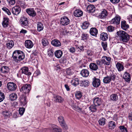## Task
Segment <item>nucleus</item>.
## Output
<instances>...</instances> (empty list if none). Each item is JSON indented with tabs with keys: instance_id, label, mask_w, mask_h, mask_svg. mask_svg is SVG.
Masks as SVG:
<instances>
[{
	"instance_id": "nucleus-49",
	"label": "nucleus",
	"mask_w": 132,
	"mask_h": 132,
	"mask_svg": "<svg viewBox=\"0 0 132 132\" xmlns=\"http://www.w3.org/2000/svg\"><path fill=\"white\" fill-rule=\"evenodd\" d=\"M101 45L104 51H106L107 50V43L106 42H102Z\"/></svg>"
},
{
	"instance_id": "nucleus-58",
	"label": "nucleus",
	"mask_w": 132,
	"mask_h": 132,
	"mask_svg": "<svg viewBox=\"0 0 132 132\" xmlns=\"http://www.w3.org/2000/svg\"><path fill=\"white\" fill-rule=\"evenodd\" d=\"M20 6L23 8H24L26 7V4H25L24 2H21L20 4Z\"/></svg>"
},
{
	"instance_id": "nucleus-8",
	"label": "nucleus",
	"mask_w": 132,
	"mask_h": 132,
	"mask_svg": "<svg viewBox=\"0 0 132 132\" xmlns=\"http://www.w3.org/2000/svg\"><path fill=\"white\" fill-rule=\"evenodd\" d=\"M19 73L20 75L24 74L28 76L31 74L30 72H29L28 68L26 67H22L19 71Z\"/></svg>"
},
{
	"instance_id": "nucleus-47",
	"label": "nucleus",
	"mask_w": 132,
	"mask_h": 132,
	"mask_svg": "<svg viewBox=\"0 0 132 132\" xmlns=\"http://www.w3.org/2000/svg\"><path fill=\"white\" fill-rule=\"evenodd\" d=\"M119 128L120 132H128L127 128L124 126H120Z\"/></svg>"
},
{
	"instance_id": "nucleus-38",
	"label": "nucleus",
	"mask_w": 132,
	"mask_h": 132,
	"mask_svg": "<svg viewBox=\"0 0 132 132\" xmlns=\"http://www.w3.org/2000/svg\"><path fill=\"white\" fill-rule=\"evenodd\" d=\"M108 127L110 129H114L116 126L115 122L113 121H109L108 123Z\"/></svg>"
},
{
	"instance_id": "nucleus-45",
	"label": "nucleus",
	"mask_w": 132,
	"mask_h": 132,
	"mask_svg": "<svg viewBox=\"0 0 132 132\" xmlns=\"http://www.w3.org/2000/svg\"><path fill=\"white\" fill-rule=\"evenodd\" d=\"M73 107L75 111H76L79 112H82V113H84V111H82V109L74 105H73Z\"/></svg>"
},
{
	"instance_id": "nucleus-22",
	"label": "nucleus",
	"mask_w": 132,
	"mask_h": 132,
	"mask_svg": "<svg viewBox=\"0 0 132 132\" xmlns=\"http://www.w3.org/2000/svg\"><path fill=\"white\" fill-rule=\"evenodd\" d=\"M108 36L106 32H102L101 34L100 39L103 41H106L108 39Z\"/></svg>"
},
{
	"instance_id": "nucleus-20",
	"label": "nucleus",
	"mask_w": 132,
	"mask_h": 132,
	"mask_svg": "<svg viewBox=\"0 0 132 132\" xmlns=\"http://www.w3.org/2000/svg\"><path fill=\"white\" fill-rule=\"evenodd\" d=\"M5 119L9 118L12 115V113L8 110H5L3 111L2 113Z\"/></svg>"
},
{
	"instance_id": "nucleus-5",
	"label": "nucleus",
	"mask_w": 132,
	"mask_h": 132,
	"mask_svg": "<svg viewBox=\"0 0 132 132\" xmlns=\"http://www.w3.org/2000/svg\"><path fill=\"white\" fill-rule=\"evenodd\" d=\"M31 89V87L30 84L24 85L20 89V91L24 93H29Z\"/></svg>"
},
{
	"instance_id": "nucleus-14",
	"label": "nucleus",
	"mask_w": 132,
	"mask_h": 132,
	"mask_svg": "<svg viewBox=\"0 0 132 132\" xmlns=\"http://www.w3.org/2000/svg\"><path fill=\"white\" fill-rule=\"evenodd\" d=\"M92 85L93 87H97L100 85L101 84L100 80V79L96 78L95 77L93 78Z\"/></svg>"
},
{
	"instance_id": "nucleus-7",
	"label": "nucleus",
	"mask_w": 132,
	"mask_h": 132,
	"mask_svg": "<svg viewBox=\"0 0 132 132\" xmlns=\"http://www.w3.org/2000/svg\"><path fill=\"white\" fill-rule=\"evenodd\" d=\"M101 12L97 16L99 18L103 19L106 18L108 15L107 11L105 9H102L101 10Z\"/></svg>"
},
{
	"instance_id": "nucleus-57",
	"label": "nucleus",
	"mask_w": 132,
	"mask_h": 132,
	"mask_svg": "<svg viewBox=\"0 0 132 132\" xmlns=\"http://www.w3.org/2000/svg\"><path fill=\"white\" fill-rule=\"evenodd\" d=\"M53 52L51 50H50L48 51V55L50 57H52L53 55Z\"/></svg>"
},
{
	"instance_id": "nucleus-33",
	"label": "nucleus",
	"mask_w": 132,
	"mask_h": 132,
	"mask_svg": "<svg viewBox=\"0 0 132 132\" xmlns=\"http://www.w3.org/2000/svg\"><path fill=\"white\" fill-rule=\"evenodd\" d=\"M80 73L83 77H87L89 75V72L87 69H83L81 71Z\"/></svg>"
},
{
	"instance_id": "nucleus-44",
	"label": "nucleus",
	"mask_w": 132,
	"mask_h": 132,
	"mask_svg": "<svg viewBox=\"0 0 132 132\" xmlns=\"http://www.w3.org/2000/svg\"><path fill=\"white\" fill-rule=\"evenodd\" d=\"M89 23L88 22L85 21L82 23L81 27L82 29H86L88 27Z\"/></svg>"
},
{
	"instance_id": "nucleus-40",
	"label": "nucleus",
	"mask_w": 132,
	"mask_h": 132,
	"mask_svg": "<svg viewBox=\"0 0 132 132\" xmlns=\"http://www.w3.org/2000/svg\"><path fill=\"white\" fill-rule=\"evenodd\" d=\"M9 70L8 67L6 66H4L2 67L0 69V71L3 73H7Z\"/></svg>"
},
{
	"instance_id": "nucleus-62",
	"label": "nucleus",
	"mask_w": 132,
	"mask_h": 132,
	"mask_svg": "<svg viewBox=\"0 0 132 132\" xmlns=\"http://www.w3.org/2000/svg\"><path fill=\"white\" fill-rule=\"evenodd\" d=\"M61 62L63 63H65L66 62V58L65 57H63L61 59Z\"/></svg>"
},
{
	"instance_id": "nucleus-24",
	"label": "nucleus",
	"mask_w": 132,
	"mask_h": 132,
	"mask_svg": "<svg viewBox=\"0 0 132 132\" xmlns=\"http://www.w3.org/2000/svg\"><path fill=\"white\" fill-rule=\"evenodd\" d=\"M73 14L76 17H80L82 15L83 12L80 10L77 9L74 12Z\"/></svg>"
},
{
	"instance_id": "nucleus-41",
	"label": "nucleus",
	"mask_w": 132,
	"mask_h": 132,
	"mask_svg": "<svg viewBox=\"0 0 132 132\" xmlns=\"http://www.w3.org/2000/svg\"><path fill=\"white\" fill-rule=\"evenodd\" d=\"M106 121V119L102 117L99 119L98 122L100 125L103 126L105 124Z\"/></svg>"
},
{
	"instance_id": "nucleus-17",
	"label": "nucleus",
	"mask_w": 132,
	"mask_h": 132,
	"mask_svg": "<svg viewBox=\"0 0 132 132\" xmlns=\"http://www.w3.org/2000/svg\"><path fill=\"white\" fill-rule=\"evenodd\" d=\"M27 13L30 16H35L36 15V13L33 8H30L26 9Z\"/></svg>"
},
{
	"instance_id": "nucleus-63",
	"label": "nucleus",
	"mask_w": 132,
	"mask_h": 132,
	"mask_svg": "<svg viewBox=\"0 0 132 132\" xmlns=\"http://www.w3.org/2000/svg\"><path fill=\"white\" fill-rule=\"evenodd\" d=\"M120 0H110V2L113 3H119Z\"/></svg>"
},
{
	"instance_id": "nucleus-21",
	"label": "nucleus",
	"mask_w": 132,
	"mask_h": 132,
	"mask_svg": "<svg viewBox=\"0 0 132 132\" xmlns=\"http://www.w3.org/2000/svg\"><path fill=\"white\" fill-rule=\"evenodd\" d=\"M123 78L127 82H129L130 81V75L127 72H126L124 73L123 76Z\"/></svg>"
},
{
	"instance_id": "nucleus-61",
	"label": "nucleus",
	"mask_w": 132,
	"mask_h": 132,
	"mask_svg": "<svg viewBox=\"0 0 132 132\" xmlns=\"http://www.w3.org/2000/svg\"><path fill=\"white\" fill-rule=\"evenodd\" d=\"M69 50L70 52L73 53L75 52V49L74 47H72L69 49Z\"/></svg>"
},
{
	"instance_id": "nucleus-2",
	"label": "nucleus",
	"mask_w": 132,
	"mask_h": 132,
	"mask_svg": "<svg viewBox=\"0 0 132 132\" xmlns=\"http://www.w3.org/2000/svg\"><path fill=\"white\" fill-rule=\"evenodd\" d=\"M118 37L120 40L125 42H127L129 39V35L126 32L121 30L117 32Z\"/></svg>"
},
{
	"instance_id": "nucleus-12",
	"label": "nucleus",
	"mask_w": 132,
	"mask_h": 132,
	"mask_svg": "<svg viewBox=\"0 0 132 132\" xmlns=\"http://www.w3.org/2000/svg\"><path fill=\"white\" fill-rule=\"evenodd\" d=\"M7 86L8 89L11 91H14L17 88L16 85L13 82H8L7 84Z\"/></svg>"
},
{
	"instance_id": "nucleus-11",
	"label": "nucleus",
	"mask_w": 132,
	"mask_h": 132,
	"mask_svg": "<svg viewBox=\"0 0 132 132\" xmlns=\"http://www.w3.org/2000/svg\"><path fill=\"white\" fill-rule=\"evenodd\" d=\"M21 11V8L18 6H15L12 9L11 12L13 14L17 15H18Z\"/></svg>"
},
{
	"instance_id": "nucleus-34",
	"label": "nucleus",
	"mask_w": 132,
	"mask_h": 132,
	"mask_svg": "<svg viewBox=\"0 0 132 132\" xmlns=\"http://www.w3.org/2000/svg\"><path fill=\"white\" fill-rule=\"evenodd\" d=\"M116 67L119 72L123 71L124 69L123 65L121 63L118 62L116 64Z\"/></svg>"
},
{
	"instance_id": "nucleus-10",
	"label": "nucleus",
	"mask_w": 132,
	"mask_h": 132,
	"mask_svg": "<svg viewBox=\"0 0 132 132\" xmlns=\"http://www.w3.org/2000/svg\"><path fill=\"white\" fill-rule=\"evenodd\" d=\"M102 61L104 64L108 65H110L111 62V58L106 56H104L102 58Z\"/></svg>"
},
{
	"instance_id": "nucleus-56",
	"label": "nucleus",
	"mask_w": 132,
	"mask_h": 132,
	"mask_svg": "<svg viewBox=\"0 0 132 132\" xmlns=\"http://www.w3.org/2000/svg\"><path fill=\"white\" fill-rule=\"evenodd\" d=\"M87 55L89 56H91L93 55V52L90 50H88L87 51Z\"/></svg>"
},
{
	"instance_id": "nucleus-31",
	"label": "nucleus",
	"mask_w": 132,
	"mask_h": 132,
	"mask_svg": "<svg viewBox=\"0 0 132 132\" xmlns=\"http://www.w3.org/2000/svg\"><path fill=\"white\" fill-rule=\"evenodd\" d=\"M90 69L92 71H96L98 69L97 65L94 63H91L89 65Z\"/></svg>"
},
{
	"instance_id": "nucleus-36",
	"label": "nucleus",
	"mask_w": 132,
	"mask_h": 132,
	"mask_svg": "<svg viewBox=\"0 0 132 132\" xmlns=\"http://www.w3.org/2000/svg\"><path fill=\"white\" fill-rule=\"evenodd\" d=\"M87 11L90 13H93L95 11V8L94 5H88L87 8Z\"/></svg>"
},
{
	"instance_id": "nucleus-46",
	"label": "nucleus",
	"mask_w": 132,
	"mask_h": 132,
	"mask_svg": "<svg viewBox=\"0 0 132 132\" xmlns=\"http://www.w3.org/2000/svg\"><path fill=\"white\" fill-rule=\"evenodd\" d=\"M75 95L76 98L78 99H80L82 96L81 93L80 91L76 92L75 94Z\"/></svg>"
},
{
	"instance_id": "nucleus-59",
	"label": "nucleus",
	"mask_w": 132,
	"mask_h": 132,
	"mask_svg": "<svg viewBox=\"0 0 132 132\" xmlns=\"http://www.w3.org/2000/svg\"><path fill=\"white\" fill-rule=\"evenodd\" d=\"M40 71L39 70H37L35 72L34 75L35 76H36L40 75Z\"/></svg>"
},
{
	"instance_id": "nucleus-30",
	"label": "nucleus",
	"mask_w": 132,
	"mask_h": 132,
	"mask_svg": "<svg viewBox=\"0 0 132 132\" xmlns=\"http://www.w3.org/2000/svg\"><path fill=\"white\" fill-rule=\"evenodd\" d=\"M98 106L96 105L95 104H92L91 105L89 108V110L90 111L92 112H96L98 108Z\"/></svg>"
},
{
	"instance_id": "nucleus-42",
	"label": "nucleus",
	"mask_w": 132,
	"mask_h": 132,
	"mask_svg": "<svg viewBox=\"0 0 132 132\" xmlns=\"http://www.w3.org/2000/svg\"><path fill=\"white\" fill-rule=\"evenodd\" d=\"M111 100L113 101H116L118 100V97L116 94H112L110 96Z\"/></svg>"
},
{
	"instance_id": "nucleus-60",
	"label": "nucleus",
	"mask_w": 132,
	"mask_h": 132,
	"mask_svg": "<svg viewBox=\"0 0 132 132\" xmlns=\"http://www.w3.org/2000/svg\"><path fill=\"white\" fill-rule=\"evenodd\" d=\"M96 62L98 65H101L102 64H103L102 61V59L101 61L99 60H97L96 61Z\"/></svg>"
},
{
	"instance_id": "nucleus-3",
	"label": "nucleus",
	"mask_w": 132,
	"mask_h": 132,
	"mask_svg": "<svg viewBox=\"0 0 132 132\" xmlns=\"http://www.w3.org/2000/svg\"><path fill=\"white\" fill-rule=\"evenodd\" d=\"M116 77V75L114 74H111L110 76H107L104 78L103 82L105 84H109L111 80L114 81Z\"/></svg>"
},
{
	"instance_id": "nucleus-43",
	"label": "nucleus",
	"mask_w": 132,
	"mask_h": 132,
	"mask_svg": "<svg viewBox=\"0 0 132 132\" xmlns=\"http://www.w3.org/2000/svg\"><path fill=\"white\" fill-rule=\"evenodd\" d=\"M72 84L76 86L78 85L79 84V79L78 78H75L72 81Z\"/></svg>"
},
{
	"instance_id": "nucleus-27",
	"label": "nucleus",
	"mask_w": 132,
	"mask_h": 132,
	"mask_svg": "<svg viewBox=\"0 0 132 132\" xmlns=\"http://www.w3.org/2000/svg\"><path fill=\"white\" fill-rule=\"evenodd\" d=\"M9 19L7 17H4L2 22V24L4 27H6L8 26Z\"/></svg>"
},
{
	"instance_id": "nucleus-39",
	"label": "nucleus",
	"mask_w": 132,
	"mask_h": 132,
	"mask_svg": "<svg viewBox=\"0 0 132 132\" xmlns=\"http://www.w3.org/2000/svg\"><path fill=\"white\" fill-rule=\"evenodd\" d=\"M10 99L11 101L15 100L17 98V95L14 93H12L9 96Z\"/></svg>"
},
{
	"instance_id": "nucleus-52",
	"label": "nucleus",
	"mask_w": 132,
	"mask_h": 132,
	"mask_svg": "<svg viewBox=\"0 0 132 132\" xmlns=\"http://www.w3.org/2000/svg\"><path fill=\"white\" fill-rule=\"evenodd\" d=\"M2 10L5 11L9 15H10L11 14V13L8 9L6 7H4L2 8Z\"/></svg>"
},
{
	"instance_id": "nucleus-26",
	"label": "nucleus",
	"mask_w": 132,
	"mask_h": 132,
	"mask_svg": "<svg viewBox=\"0 0 132 132\" xmlns=\"http://www.w3.org/2000/svg\"><path fill=\"white\" fill-rule=\"evenodd\" d=\"M90 33L92 36L96 37L98 33V31L96 28H92L90 29Z\"/></svg>"
},
{
	"instance_id": "nucleus-28",
	"label": "nucleus",
	"mask_w": 132,
	"mask_h": 132,
	"mask_svg": "<svg viewBox=\"0 0 132 132\" xmlns=\"http://www.w3.org/2000/svg\"><path fill=\"white\" fill-rule=\"evenodd\" d=\"M121 27L122 29L126 30L129 28V25L127 24L126 21L123 20L121 22Z\"/></svg>"
},
{
	"instance_id": "nucleus-48",
	"label": "nucleus",
	"mask_w": 132,
	"mask_h": 132,
	"mask_svg": "<svg viewBox=\"0 0 132 132\" xmlns=\"http://www.w3.org/2000/svg\"><path fill=\"white\" fill-rule=\"evenodd\" d=\"M42 43L43 45L44 46L47 45L48 44L47 39L45 38H43L42 39Z\"/></svg>"
},
{
	"instance_id": "nucleus-18",
	"label": "nucleus",
	"mask_w": 132,
	"mask_h": 132,
	"mask_svg": "<svg viewBox=\"0 0 132 132\" xmlns=\"http://www.w3.org/2000/svg\"><path fill=\"white\" fill-rule=\"evenodd\" d=\"M93 104L98 107L102 104L101 99L98 97H96L93 99Z\"/></svg>"
},
{
	"instance_id": "nucleus-54",
	"label": "nucleus",
	"mask_w": 132,
	"mask_h": 132,
	"mask_svg": "<svg viewBox=\"0 0 132 132\" xmlns=\"http://www.w3.org/2000/svg\"><path fill=\"white\" fill-rule=\"evenodd\" d=\"M7 2L10 5H14L15 3V0H7Z\"/></svg>"
},
{
	"instance_id": "nucleus-23",
	"label": "nucleus",
	"mask_w": 132,
	"mask_h": 132,
	"mask_svg": "<svg viewBox=\"0 0 132 132\" xmlns=\"http://www.w3.org/2000/svg\"><path fill=\"white\" fill-rule=\"evenodd\" d=\"M25 45L26 47L28 48H32L34 44L30 40H28L25 42Z\"/></svg>"
},
{
	"instance_id": "nucleus-25",
	"label": "nucleus",
	"mask_w": 132,
	"mask_h": 132,
	"mask_svg": "<svg viewBox=\"0 0 132 132\" xmlns=\"http://www.w3.org/2000/svg\"><path fill=\"white\" fill-rule=\"evenodd\" d=\"M52 44L56 47H60L61 45L60 41L57 39H55L52 40L51 42Z\"/></svg>"
},
{
	"instance_id": "nucleus-29",
	"label": "nucleus",
	"mask_w": 132,
	"mask_h": 132,
	"mask_svg": "<svg viewBox=\"0 0 132 132\" xmlns=\"http://www.w3.org/2000/svg\"><path fill=\"white\" fill-rule=\"evenodd\" d=\"M80 84L82 87H87L89 85V82L88 80H83L80 81Z\"/></svg>"
},
{
	"instance_id": "nucleus-51",
	"label": "nucleus",
	"mask_w": 132,
	"mask_h": 132,
	"mask_svg": "<svg viewBox=\"0 0 132 132\" xmlns=\"http://www.w3.org/2000/svg\"><path fill=\"white\" fill-rule=\"evenodd\" d=\"M4 94L2 92H0V102L2 101L5 98Z\"/></svg>"
},
{
	"instance_id": "nucleus-53",
	"label": "nucleus",
	"mask_w": 132,
	"mask_h": 132,
	"mask_svg": "<svg viewBox=\"0 0 132 132\" xmlns=\"http://www.w3.org/2000/svg\"><path fill=\"white\" fill-rule=\"evenodd\" d=\"M114 29V27L112 26H110L107 27L108 30L110 32L113 31Z\"/></svg>"
},
{
	"instance_id": "nucleus-15",
	"label": "nucleus",
	"mask_w": 132,
	"mask_h": 132,
	"mask_svg": "<svg viewBox=\"0 0 132 132\" xmlns=\"http://www.w3.org/2000/svg\"><path fill=\"white\" fill-rule=\"evenodd\" d=\"M53 100L55 102L59 103L62 102L64 100L61 96L56 94L53 95Z\"/></svg>"
},
{
	"instance_id": "nucleus-6",
	"label": "nucleus",
	"mask_w": 132,
	"mask_h": 132,
	"mask_svg": "<svg viewBox=\"0 0 132 132\" xmlns=\"http://www.w3.org/2000/svg\"><path fill=\"white\" fill-rule=\"evenodd\" d=\"M58 119L62 127L64 129H67L68 128V127L64 121L63 117L62 116H60L58 118Z\"/></svg>"
},
{
	"instance_id": "nucleus-37",
	"label": "nucleus",
	"mask_w": 132,
	"mask_h": 132,
	"mask_svg": "<svg viewBox=\"0 0 132 132\" xmlns=\"http://www.w3.org/2000/svg\"><path fill=\"white\" fill-rule=\"evenodd\" d=\"M37 30L38 32L42 30L44 28V26L43 24L41 22L37 23Z\"/></svg>"
},
{
	"instance_id": "nucleus-50",
	"label": "nucleus",
	"mask_w": 132,
	"mask_h": 132,
	"mask_svg": "<svg viewBox=\"0 0 132 132\" xmlns=\"http://www.w3.org/2000/svg\"><path fill=\"white\" fill-rule=\"evenodd\" d=\"M25 110V109L23 107L20 108L19 110V113L21 116L22 115L24 112Z\"/></svg>"
},
{
	"instance_id": "nucleus-55",
	"label": "nucleus",
	"mask_w": 132,
	"mask_h": 132,
	"mask_svg": "<svg viewBox=\"0 0 132 132\" xmlns=\"http://www.w3.org/2000/svg\"><path fill=\"white\" fill-rule=\"evenodd\" d=\"M88 37V34H83L81 36L82 39L83 40H86L87 38Z\"/></svg>"
},
{
	"instance_id": "nucleus-32",
	"label": "nucleus",
	"mask_w": 132,
	"mask_h": 132,
	"mask_svg": "<svg viewBox=\"0 0 132 132\" xmlns=\"http://www.w3.org/2000/svg\"><path fill=\"white\" fill-rule=\"evenodd\" d=\"M14 45V43L13 41L12 40H10L6 44V47L8 49H10Z\"/></svg>"
},
{
	"instance_id": "nucleus-16",
	"label": "nucleus",
	"mask_w": 132,
	"mask_h": 132,
	"mask_svg": "<svg viewBox=\"0 0 132 132\" xmlns=\"http://www.w3.org/2000/svg\"><path fill=\"white\" fill-rule=\"evenodd\" d=\"M21 105L22 106H25L27 103V100L26 96L22 95L20 98Z\"/></svg>"
},
{
	"instance_id": "nucleus-13",
	"label": "nucleus",
	"mask_w": 132,
	"mask_h": 132,
	"mask_svg": "<svg viewBox=\"0 0 132 132\" xmlns=\"http://www.w3.org/2000/svg\"><path fill=\"white\" fill-rule=\"evenodd\" d=\"M61 23L63 26H66L69 24L70 20L65 16L62 17L60 20Z\"/></svg>"
},
{
	"instance_id": "nucleus-9",
	"label": "nucleus",
	"mask_w": 132,
	"mask_h": 132,
	"mask_svg": "<svg viewBox=\"0 0 132 132\" xmlns=\"http://www.w3.org/2000/svg\"><path fill=\"white\" fill-rule=\"evenodd\" d=\"M120 16L117 14L115 17L110 21V23L112 24L118 25L120 23Z\"/></svg>"
},
{
	"instance_id": "nucleus-35",
	"label": "nucleus",
	"mask_w": 132,
	"mask_h": 132,
	"mask_svg": "<svg viewBox=\"0 0 132 132\" xmlns=\"http://www.w3.org/2000/svg\"><path fill=\"white\" fill-rule=\"evenodd\" d=\"M62 54V52L60 50H57L56 51L54 54L55 56L58 59L61 57Z\"/></svg>"
},
{
	"instance_id": "nucleus-64",
	"label": "nucleus",
	"mask_w": 132,
	"mask_h": 132,
	"mask_svg": "<svg viewBox=\"0 0 132 132\" xmlns=\"http://www.w3.org/2000/svg\"><path fill=\"white\" fill-rule=\"evenodd\" d=\"M128 117L130 120L132 121V112L129 114Z\"/></svg>"
},
{
	"instance_id": "nucleus-1",
	"label": "nucleus",
	"mask_w": 132,
	"mask_h": 132,
	"mask_svg": "<svg viewBox=\"0 0 132 132\" xmlns=\"http://www.w3.org/2000/svg\"><path fill=\"white\" fill-rule=\"evenodd\" d=\"M12 57L15 62L18 63L19 61L23 60L24 59L25 55L22 51L16 50L13 52Z\"/></svg>"
},
{
	"instance_id": "nucleus-19",
	"label": "nucleus",
	"mask_w": 132,
	"mask_h": 132,
	"mask_svg": "<svg viewBox=\"0 0 132 132\" xmlns=\"http://www.w3.org/2000/svg\"><path fill=\"white\" fill-rule=\"evenodd\" d=\"M51 129L53 132H61L62 129L59 127L55 125H51Z\"/></svg>"
},
{
	"instance_id": "nucleus-4",
	"label": "nucleus",
	"mask_w": 132,
	"mask_h": 132,
	"mask_svg": "<svg viewBox=\"0 0 132 132\" xmlns=\"http://www.w3.org/2000/svg\"><path fill=\"white\" fill-rule=\"evenodd\" d=\"M19 22L21 26L23 27L28 26V19L25 16L22 17L19 21Z\"/></svg>"
}]
</instances>
